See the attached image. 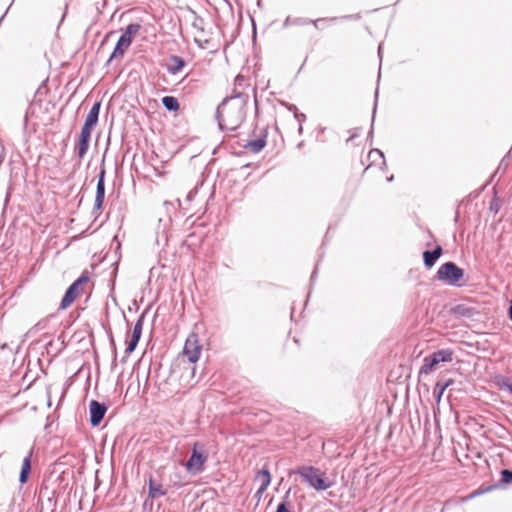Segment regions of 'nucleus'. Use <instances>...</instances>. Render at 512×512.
<instances>
[{"mask_svg": "<svg viewBox=\"0 0 512 512\" xmlns=\"http://www.w3.org/2000/svg\"><path fill=\"white\" fill-rule=\"evenodd\" d=\"M247 96L237 93L218 106L216 118L221 130L235 131L245 119Z\"/></svg>", "mask_w": 512, "mask_h": 512, "instance_id": "f257e3e1", "label": "nucleus"}, {"mask_svg": "<svg viewBox=\"0 0 512 512\" xmlns=\"http://www.w3.org/2000/svg\"><path fill=\"white\" fill-rule=\"evenodd\" d=\"M294 473L300 475L302 480L317 491H324L332 487L333 483L325 478V473L313 466H300Z\"/></svg>", "mask_w": 512, "mask_h": 512, "instance_id": "f03ea898", "label": "nucleus"}, {"mask_svg": "<svg viewBox=\"0 0 512 512\" xmlns=\"http://www.w3.org/2000/svg\"><path fill=\"white\" fill-rule=\"evenodd\" d=\"M208 459V452L204 444L195 442L192 448L191 456L185 463V468L188 473L198 475L204 470V464Z\"/></svg>", "mask_w": 512, "mask_h": 512, "instance_id": "7ed1b4c3", "label": "nucleus"}, {"mask_svg": "<svg viewBox=\"0 0 512 512\" xmlns=\"http://www.w3.org/2000/svg\"><path fill=\"white\" fill-rule=\"evenodd\" d=\"M463 276L464 270L458 267L454 262L442 264L436 273L437 280L448 285H457Z\"/></svg>", "mask_w": 512, "mask_h": 512, "instance_id": "20e7f679", "label": "nucleus"}, {"mask_svg": "<svg viewBox=\"0 0 512 512\" xmlns=\"http://www.w3.org/2000/svg\"><path fill=\"white\" fill-rule=\"evenodd\" d=\"M88 281L89 277L87 274H82L77 280H75L66 290L60 303V309H67L77 298L80 286L86 284Z\"/></svg>", "mask_w": 512, "mask_h": 512, "instance_id": "39448f33", "label": "nucleus"}, {"mask_svg": "<svg viewBox=\"0 0 512 512\" xmlns=\"http://www.w3.org/2000/svg\"><path fill=\"white\" fill-rule=\"evenodd\" d=\"M202 346L199 344L196 334H191L184 345L183 353L191 363H195L201 354Z\"/></svg>", "mask_w": 512, "mask_h": 512, "instance_id": "423d86ee", "label": "nucleus"}, {"mask_svg": "<svg viewBox=\"0 0 512 512\" xmlns=\"http://www.w3.org/2000/svg\"><path fill=\"white\" fill-rule=\"evenodd\" d=\"M107 411L105 404L92 400L89 404L90 423L92 426H98L104 418Z\"/></svg>", "mask_w": 512, "mask_h": 512, "instance_id": "0eeeda50", "label": "nucleus"}, {"mask_svg": "<svg viewBox=\"0 0 512 512\" xmlns=\"http://www.w3.org/2000/svg\"><path fill=\"white\" fill-rule=\"evenodd\" d=\"M144 317H145L144 314L140 315V317L137 319V321L134 325L131 339L126 347V352L128 354L132 353L138 345V342L141 338L143 325H144Z\"/></svg>", "mask_w": 512, "mask_h": 512, "instance_id": "6e6552de", "label": "nucleus"}, {"mask_svg": "<svg viewBox=\"0 0 512 512\" xmlns=\"http://www.w3.org/2000/svg\"><path fill=\"white\" fill-rule=\"evenodd\" d=\"M105 198V170L102 169L98 176L97 187H96V196L94 209L100 210L102 208L103 202Z\"/></svg>", "mask_w": 512, "mask_h": 512, "instance_id": "1a4fd4ad", "label": "nucleus"}, {"mask_svg": "<svg viewBox=\"0 0 512 512\" xmlns=\"http://www.w3.org/2000/svg\"><path fill=\"white\" fill-rule=\"evenodd\" d=\"M442 247L440 245H437L432 251L425 250L423 252V260L425 266L430 269L434 266L436 261L441 257L442 255Z\"/></svg>", "mask_w": 512, "mask_h": 512, "instance_id": "9d476101", "label": "nucleus"}, {"mask_svg": "<svg viewBox=\"0 0 512 512\" xmlns=\"http://www.w3.org/2000/svg\"><path fill=\"white\" fill-rule=\"evenodd\" d=\"M131 42L126 40V38H123L122 36L119 37L116 46L108 60V62H111L115 58H122L126 52V50L130 47Z\"/></svg>", "mask_w": 512, "mask_h": 512, "instance_id": "9b49d317", "label": "nucleus"}, {"mask_svg": "<svg viewBox=\"0 0 512 512\" xmlns=\"http://www.w3.org/2000/svg\"><path fill=\"white\" fill-rule=\"evenodd\" d=\"M33 454V448L30 449L28 454L24 457L22 467L19 475V481L21 484H25L28 481L29 474L31 472V457Z\"/></svg>", "mask_w": 512, "mask_h": 512, "instance_id": "f8f14e48", "label": "nucleus"}, {"mask_svg": "<svg viewBox=\"0 0 512 512\" xmlns=\"http://www.w3.org/2000/svg\"><path fill=\"white\" fill-rule=\"evenodd\" d=\"M358 18H359V15L356 14V15H345V16L341 17L340 19H358ZM338 19H339L338 17L321 18V19H316V20H306L303 18H295V19H293L292 23H293V25H305L308 23H313L317 27V23L320 21L335 22Z\"/></svg>", "mask_w": 512, "mask_h": 512, "instance_id": "ddd939ff", "label": "nucleus"}, {"mask_svg": "<svg viewBox=\"0 0 512 512\" xmlns=\"http://www.w3.org/2000/svg\"><path fill=\"white\" fill-rule=\"evenodd\" d=\"M184 66L185 61L183 58L177 55H172L169 58V62L166 64V69L170 74L176 75L183 69Z\"/></svg>", "mask_w": 512, "mask_h": 512, "instance_id": "4468645a", "label": "nucleus"}, {"mask_svg": "<svg viewBox=\"0 0 512 512\" xmlns=\"http://www.w3.org/2000/svg\"><path fill=\"white\" fill-rule=\"evenodd\" d=\"M101 102H95L86 116L84 124L95 126L98 122Z\"/></svg>", "mask_w": 512, "mask_h": 512, "instance_id": "2eb2a0df", "label": "nucleus"}, {"mask_svg": "<svg viewBox=\"0 0 512 512\" xmlns=\"http://www.w3.org/2000/svg\"><path fill=\"white\" fill-rule=\"evenodd\" d=\"M430 356L433 360H435L437 365L441 362H451L453 360V352L450 349L438 350L432 353Z\"/></svg>", "mask_w": 512, "mask_h": 512, "instance_id": "dca6fc26", "label": "nucleus"}, {"mask_svg": "<svg viewBox=\"0 0 512 512\" xmlns=\"http://www.w3.org/2000/svg\"><path fill=\"white\" fill-rule=\"evenodd\" d=\"M166 491L162 488L161 484H156L152 478L149 479L148 495L150 498H158L164 496Z\"/></svg>", "mask_w": 512, "mask_h": 512, "instance_id": "f3484780", "label": "nucleus"}, {"mask_svg": "<svg viewBox=\"0 0 512 512\" xmlns=\"http://www.w3.org/2000/svg\"><path fill=\"white\" fill-rule=\"evenodd\" d=\"M266 146L265 138L249 141L244 147L252 153H259Z\"/></svg>", "mask_w": 512, "mask_h": 512, "instance_id": "a211bd4d", "label": "nucleus"}, {"mask_svg": "<svg viewBox=\"0 0 512 512\" xmlns=\"http://www.w3.org/2000/svg\"><path fill=\"white\" fill-rule=\"evenodd\" d=\"M141 25L138 23H131L129 24L124 32L122 33V37L126 38V40L130 41L132 43L133 37L140 31Z\"/></svg>", "mask_w": 512, "mask_h": 512, "instance_id": "6ab92c4d", "label": "nucleus"}, {"mask_svg": "<svg viewBox=\"0 0 512 512\" xmlns=\"http://www.w3.org/2000/svg\"><path fill=\"white\" fill-rule=\"evenodd\" d=\"M162 104L168 111H177L179 110V102L177 98L173 96H165L162 98Z\"/></svg>", "mask_w": 512, "mask_h": 512, "instance_id": "aec40b11", "label": "nucleus"}, {"mask_svg": "<svg viewBox=\"0 0 512 512\" xmlns=\"http://www.w3.org/2000/svg\"><path fill=\"white\" fill-rule=\"evenodd\" d=\"M255 480L260 482V485L264 487H268L271 482V475L268 469L263 468L258 471L255 477Z\"/></svg>", "mask_w": 512, "mask_h": 512, "instance_id": "412c9836", "label": "nucleus"}, {"mask_svg": "<svg viewBox=\"0 0 512 512\" xmlns=\"http://www.w3.org/2000/svg\"><path fill=\"white\" fill-rule=\"evenodd\" d=\"M437 364L435 363V360H433L431 358V356H427L424 358V363L422 365V367L420 368V371L419 373L420 374H429L432 372L433 368L436 366Z\"/></svg>", "mask_w": 512, "mask_h": 512, "instance_id": "4be33fe9", "label": "nucleus"}, {"mask_svg": "<svg viewBox=\"0 0 512 512\" xmlns=\"http://www.w3.org/2000/svg\"><path fill=\"white\" fill-rule=\"evenodd\" d=\"M496 384L501 390H506L509 393H512V381L507 377H497Z\"/></svg>", "mask_w": 512, "mask_h": 512, "instance_id": "5701e85b", "label": "nucleus"}, {"mask_svg": "<svg viewBox=\"0 0 512 512\" xmlns=\"http://www.w3.org/2000/svg\"><path fill=\"white\" fill-rule=\"evenodd\" d=\"M89 149V143L82 141L79 139L78 143L75 146V151L80 159H82Z\"/></svg>", "mask_w": 512, "mask_h": 512, "instance_id": "b1692460", "label": "nucleus"}, {"mask_svg": "<svg viewBox=\"0 0 512 512\" xmlns=\"http://www.w3.org/2000/svg\"><path fill=\"white\" fill-rule=\"evenodd\" d=\"M445 390V385H442V382L438 381L433 390V395L438 403L440 402Z\"/></svg>", "mask_w": 512, "mask_h": 512, "instance_id": "393cba45", "label": "nucleus"}, {"mask_svg": "<svg viewBox=\"0 0 512 512\" xmlns=\"http://www.w3.org/2000/svg\"><path fill=\"white\" fill-rule=\"evenodd\" d=\"M501 484L507 485L512 484V470L509 469H503L501 471Z\"/></svg>", "mask_w": 512, "mask_h": 512, "instance_id": "a878e982", "label": "nucleus"}, {"mask_svg": "<svg viewBox=\"0 0 512 512\" xmlns=\"http://www.w3.org/2000/svg\"><path fill=\"white\" fill-rule=\"evenodd\" d=\"M93 126H89L87 124H84L82 129H81V133L80 135H84V136H90L91 137V133L93 131Z\"/></svg>", "mask_w": 512, "mask_h": 512, "instance_id": "bb28decb", "label": "nucleus"}, {"mask_svg": "<svg viewBox=\"0 0 512 512\" xmlns=\"http://www.w3.org/2000/svg\"><path fill=\"white\" fill-rule=\"evenodd\" d=\"M290 110H294V111H296V110H297V108H296V106L292 105V106H291V108H290ZM295 118H296L299 122H302V121H304V120H305L306 116H305V114H303V113H297V112H295Z\"/></svg>", "mask_w": 512, "mask_h": 512, "instance_id": "cd10ccee", "label": "nucleus"}, {"mask_svg": "<svg viewBox=\"0 0 512 512\" xmlns=\"http://www.w3.org/2000/svg\"><path fill=\"white\" fill-rule=\"evenodd\" d=\"M374 155H378L380 158H382L384 160V154L382 151H380L379 149H372L369 153V156L372 157Z\"/></svg>", "mask_w": 512, "mask_h": 512, "instance_id": "c85d7f7f", "label": "nucleus"}, {"mask_svg": "<svg viewBox=\"0 0 512 512\" xmlns=\"http://www.w3.org/2000/svg\"><path fill=\"white\" fill-rule=\"evenodd\" d=\"M377 98H378V90H376V92H375V104H374V108H373L372 123L374 122V117H375V113H376Z\"/></svg>", "mask_w": 512, "mask_h": 512, "instance_id": "c756f323", "label": "nucleus"}, {"mask_svg": "<svg viewBox=\"0 0 512 512\" xmlns=\"http://www.w3.org/2000/svg\"><path fill=\"white\" fill-rule=\"evenodd\" d=\"M498 487H499V484H495L493 486H488L486 488L481 489L480 493L489 492V491H491V490H493L495 488H498Z\"/></svg>", "mask_w": 512, "mask_h": 512, "instance_id": "7c9ffc66", "label": "nucleus"}, {"mask_svg": "<svg viewBox=\"0 0 512 512\" xmlns=\"http://www.w3.org/2000/svg\"><path fill=\"white\" fill-rule=\"evenodd\" d=\"M293 19H291L290 17H287L283 23V26L284 27H288L289 25H293Z\"/></svg>", "mask_w": 512, "mask_h": 512, "instance_id": "2f4dec72", "label": "nucleus"}, {"mask_svg": "<svg viewBox=\"0 0 512 512\" xmlns=\"http://www.w3.org/2000/svg\"><path fill=\"white\" fill-rule=\"evenodd\" d=\"M195 193H196V190H195V191H190V192L187 194V196H186V200H187V201H191V200L193 199V197H194Z\"/></svg>", "mask_w": 512, "mask_h": 512, "instance_id": "473e14b6", "label": "nucleus"}, {"mask_svg": "<svg viewBox=\"0 0 512 512\" xmlns=\"http://www.w3.org/2000/svg\"><path fill=\"white\" fill-rule=\"evenodd\" d=\"M266 489H267V487H264V486L260 485V487L257 490V494L259 496H261L266 491Z\"/></svg>", "mask_w": 512, "mask_h": 512, "instance_id": "72a5a7b5", "label": "nucleus"}, {"mask_svg": "<svg viewBox=\"0 0 512 512\" xmlns=\"http://www.w3.org/2000/svg\"><path fill=\"white\" fill-rule=\"evenodd\" d=\"M453 383H454V381L452 379H448L447 381L442 382V385H445V389H447Z\"/></svg>", "mask_w": 512, "mask_h": 512, "instance_id": "f704fd0d", "label": "nucleus"}, {"mask_svg": "<svg viewBox=\"0 0 512 512\" xmlns=\"http://www.w3.org/2000/svg\"><path fill=\"white\" fill-rule=\"evenodd\" d=\"M79 139L82 140V141H85L87 143H90V139L91 137L90 136H84V135H80L79 136Z\"/></svg>", "mask_w": 512, "mask_h": 512, "instance_id": "c9c22d12", "label": "nucleus"}, {"mask_svg": "<svg viewBox=\"0 0 512 512\" xmlns=\"http://www.w3.org/2000/svg\"><path fill=\"white\" fill-rule=\"evenodd\" d=\"M43 326H42V322H38L34 327L33 329H42Z\"/></svg>", "mask_w": 512, "mask_h": 512, "instance_id": "e433bc0d", "label": "nucleus"}, {"mask_svg": "<svg viewBox=\"0 0 512 512\" xmlns=\"http://www.w3.org/2000/svg\"><path fill=\"white\" fill-rule=\"evenodd\" d=\"M509 318L512 321V300H511V304H510V307H509Z\"/></svg>", "mask_w": 512, "mask_h": 512, "instance_id": "4c0bfd02", "label": "nucleus"}, {"mask_svg": "<svg viewBox=\"0 0 512 512\" xmlns=\"http://www.w3.org/2000/svg\"><path fill=\"white\" fill-rule=\"evenodd\" d=\"M381 52H382V45L380 44L378 47V55L381 58Z\"/></svg>", "mask_w": 512, "mask_h": 512, "instance_id": "58836bf2", "label": "nucleus"}, {"mask_svg": "<svg viewBox=\"0 0 512 512\" xmlns=\"http://www.w3.org/2000/svg\"><path fill=\"white\" fill-rule=\"evenodd\" d=\"M315 276H316V270H314V272H313V273H312V275H311V281H313V280H314Z\"/></svg>", "mask_w": 512, "mask_h": 512, "instance_id": "ea45409f", "label": "nucleus"}, {"mask_svg": "<svg viewBox=\"0 0 512 512\" xmlns=\"http://www.w3.org/2000/svg\"><path fill=\"white\" fill-rule=\"evenodd\" d=\"M392 180H393V176H390V177L387 178L388 182H391Z\"/></svg>", "mask_w": 512, "mask_h": 512, "instance_id": "a19ab883", "label": "nucleus"}]
</instances>
